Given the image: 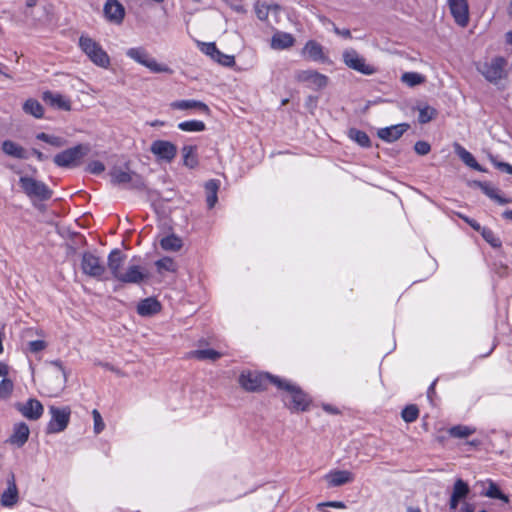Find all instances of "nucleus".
<instances>
[{"instance_id": "1", "label": "nucleus", "mask_w": 512, "mask_h": 512, "mask_svg": "<svg viewBox=\"0 0 512 512\" xmlns=\"http://www.w3.org/2000/svg\"><path fill=\"white\" fill-rule=\"evenodd\" d=\"M126 256L119 250L110 252L107 266L112 277L123 284L139 285L149 278V272L133 260L125 265Z\"/></svg>"}, {"instance_id": "2", "label": "nucleus", "mask_w": 512, "mask_h": 512, "mask_svg": "<svg viewBox=\"0 0 512 512\" xmlns=\"http://www.w3.org/2000/svg\"><path fill=\"white\" fill-rule=\"evenodd\" d=\"M272 384L284 392L282 400L292 412L308 410L311 398L299 386L281 378H272Z\"/></svg>"}, {"instance_id": "3", "label": "nucleus", "mask_w": 512, "mask_h": 512, "mask_svg": "<svg viewBox=\"0 0 512 512\" xmlns=\"http://www.w3.org/2000/svg\"><path fill=\"white\" fill-rule=\"evenodd\" d=\"M79 47L89 60L98 67L107 69L110 66V57L102 46L87 35L79 38Z\"/></svg>"}, {"instance_id": "4", "label": "nucleus", "mask_w": 512, "mask_h": 512, "mask_svg": "<svg viewBox=\"0 0 512 512\" xmlns=\"http://www.w3.org/2000/svg\"><path fill=\"white\" fill-rule=\"evenodd\" d=\"M89 151L90 148L88 145L78 144L56 154L53 161L58 167H76L81 163V160L89 153Z\"/></svg>"}, {"instance_id": "5", "label": "nucleus", "mask_w": 512, "mask_h": 512, "mask_svg": "<svg viewBox=\"0 0 512 512\" xmlns=\"http://www.w3.org/2000/svg\"><path fill=\"white\" fill-rule=\"evenodd\" d=\"M19 184L23 192L31 199L36 198L41 201H46L52 197V190L44 182L32 177L21 176Z\"/></svg>"}, {"instance_id": "6", "label": "nucleus", "mask_w": 512, "mask_h": 512, "mask_svg": "<svg viewBox=\"0 0 512 512\" xmlns=\"http://www.w3.org/2000/svg\"><path fill=\"white\" fill-rule=\"evenodd\" d=\"M342 60L348 68L363 75H373L377 72V69L373 65L366 63V59L353 48L343 51Z\"/></svg>"}, {"instance_id": "7", "label": "nucleus", "mask_w": 512, "mask_h": 512, "mask_svg": "<svg viewBox=\"0 0 512 512\" xmlns=\"http://www.w3.org/2000/svg\"><path fill=\"white\" fill-rule=\"evenodd\" d=\"M49 412L51 414V420L47 424V433L53 434L64 431L70 421V407H56L52 405L49 407Z\"/></svg>"}, {"instance_id": "8", "label": "nucleus", "mask_w": 512, "mask_h": 512, "mask_svg": "<svg viewBox=\"0 0 512 512\" xmlns=\"http://www.w3.org/2000/svg\"><path fill=\"white\" fill-rule=\"evenodd\" d=\"M272 378L278 377L268 373L243 372L239 377V384L246 391L256 392L263 390L267 382L272 383Z\"/></svg>"}, {"instance_id": "9", "label": "nucleus", "mask_w": 512, "mask_h": 512, "mask_svg": "<svg viewBox=\"0 0 512 512\" xmlns=\"http://www.w3.org/2000/svg\"><path fill=\"white\" fill-rule=\"evenodd\" d=\"M126 55L139 64L147 67L152 72L166 73L171 71L169 67L157 63V61L150 57L148 52L142 47L130 48L127 50Z\"/></svg>"}, {"instance_id": "10", "label": "nucleus", "mask_w": 512, "mask_h": 512, "mask_svg": "<svg viewBox=\"0 0 512 512\" xmlns=\"http://www.w3.org/2000/svg\"><path fill=\"white\" fill-rule=\"evenodd\" d=\"M81 270L85 275L96 279H102L106 272V268L100 258L91 252L83 253Z\"/></svg>"}, {"instance_id": "11", "label": "nucleus", "mask_w": 512, "mask_h": 512, "mask_svg": "<svg viewBox=\"0 0 512 512\" xmlns=\"http://www.w3.org/2000/svg\"><path fill=\"white\" fill-rule=\"evenodd\" d=\"M507 61L503 57H495L479 68L482 75L489 81L496 83L505 76Z\"/></svg>"}, {"instance_id": "12", "label": "nucleus", "mask_w": 512, "mask_h": 512, "mask_svg": "<svg viewBox=\"0 0 512 512\" xmlns=\"http://www.w3.org/2000/svg\"><path fill=\"white\" fill-rule=\"evenodd\" d=\"M14 407L24 418L31 421L40 419L44 413L42 403L36 398H29L26 402H16Z\"/></svg>"}, {"instance_id": "13", "label": "nucleus", "mask_w": 512, "mask_h": 512, "mask_svg": "<svg viewBox=\"0 0 512 512\" xmlns=\"http://www.w3.org/2000/svg\"><path fill=\"white\" fill-rule=\"evenodd\" d=\"M111 181L117 185H127L131 188H142V178L135 172L129 170H123L120 168H114L110 172Z\"/></svg>"}, {"instance_id": "14", "label": "nucleus", "mask_w": 512, "mask_h": 512, "mask_svg": "<svg viewBox=\"0 0 512 512\" xmlns=\"http://www.w3.org/2000/svg\"><path fill=\"white\" fill-rule=\"evenodd\" d=\"M150 151L159 160L172 162L177 155V147L170 141L167 140H156L152 142Z\"/></svg>"}, {"instance_id": "15", "label": "nucleus", "mask_w": 512, "mask_h": 512, "mask_svg": "<svg viewBox=\"0 0 512 512\" xmlns=\"http://www.w3.org/2000/svg\"><path fill=\"white\" fill-rule=\"evenodd\" d=\"M448 6L455 22L466 27L469 23V6L467 0H448Z\"/></svg>"}, {"instance_id": "16", "label": "nucleus", "mask_w": 512, "mask_h": 512, "mask_svg": "<svg viewBox=\"0 0 512 512\" xmlns=\"http://www.w3.org/2000/svg\"><path fill=\"white\" fill-rule=\"evenodd\" d=\"M297 80L306 83L311 89L319 90L327 86L328 77L315 71L304 70L297 73Z\"/></svg>"}, {"instance_id": "17", "label": "nucleus", "mask_w": 512, "mask_h": 512, "mask_svg": "<svg viewBox=\"0 0 512 512\" xmlns=\"http://www.w3.org/2000/svg\"><path fill=\"white\" fill-rule=\"evenodd\" d=\"M103 12L106 19L115 24L122 23L125 17V8L118 0H107Z\"/></svg>"}, {"instance_id": "18", "label": "nucleus", "mask_w": 512, "mask_h": 512, "mask_svg": "<svg viewBox=\"0 0 512 512\" xmlns=\"http://www.w3.org/2000/svg\"><path fill=\"white\" fill-rule=\"evenodd\" d=\"M301 53L306 59L315 62H326L328 59L324 47L315 40L307 41Z\"/></svg>"}, {"instance_id": "19", "label": "nucleus", "mask_w": 512, "mask_h": 512, "mask_svg": "<svg viewBox=\"0 0 512 512\" xmlns=\"http://www.w3.org/2000/svg\"><path fill=\"white\" fill-rule=\"evenodd\" d=\"M409 128L406 123L392 125L390 127L381 128L378 130L377 135L380 139L386 142H394L398 140Z\"/></svg>"}, {"instance_id": "20", "label": "nucleus", "mask_w": 512, "mask_h": 512, "mask_svg": "<svg viewBox=\"0 0 512 512\" xmlns=\"http://www.w3.org/2000/svg\"><path fill=\"white\" fill-rule=\"evenodd\" d=\"M30 429L24 422L16 423L13 426V432L8 439V442L16 447H22L29 439Z\"/></svg>"}, {"instance_id": "21", "label": "nucleus", "mask_w": 512, "mask_h": 512, "mask_svg": "<svg viewBox=\"0 0 512 512\" xmlns=\"http://www.w3.org/2000/svg\"><path fill=\"white\" fill-rule=\"evenodd\" d=\"M325 478L330 487H338L351 483L354 480V474L348 470H332Z\"/></svg>"}, {"instance_id": "22", "label": "nucleus", "mask_w": 512, "mask_h": 512, "mask_svg": "<svg viewBox=\"0 0 512 512\" xmlns=\"http://www.w3.org/2000/svg\"><path fill=\"white\" fill-rule=\"evenodd\" d=\"M1 149L4 154L16 159L25 160L29 157L27 149L12 140H4Z\"/></svg>"}, {"instance_id": "23", "label": "nucleus", "mask_w": 512, "mask_h": 512, "mask_svg": "<svg viewBox=\"0 0 512 512\" xmlns=\"http://www.w3.org/2000/svg\"><path fill=\"white\" fill-rule=\"evenodd\" d=\"M7 489L1 496V505L4 507H13L19 499L18 489L15 483L14 475L7 480Z\"/></svg>"}, {"instance_id": "24", "label": "nucleus", "mask_w": 512, "mask_h": 512, "mask_svg": "<svg viewBox=\"0 0 512 512\" xmlns=\"http://www.w3.org/2000/svg\"><path fill=\"white\" fill-rule=\"evenodd\" d=\"M170 107L175 110L195 109L206 115L210 114V108L204 102L194 99L177 100L172 102Z\"/></svg>"}, {"instance_id": "25", "label": "nucleus", "mask_w": 512, "mask_h": 512, "mask_svg": "<svg viewBox=\"0 0 512 512\" xmlns=\"http://www.w3.org/2000/svg\"><path fill=\"white\" fill-rule=\"evenodd\" d=\"M294 37L285 32H276L271 39V48L275 50L288 49L294 45Z\"/></svg>"}, {"instance_id": "26", "label": "nucleus", "mask_w": 512, "mask_h": 512, "mask_svg": "<svg viewBox=\"0 0 512 512\" xmlns=\"http://www.w3.org/2000/svg\"><path fill=\"white\" fill-rule=\"evenodd\" d=\"M474 185H476L477 187H479L481 189V191L486 195L488 196L490 199L496 201L498 204L500 205H504V204H508L511 202L510 199L508 198H504L502 197L501 195H499L498 193V189L493 187L490 183L488 182H480V181H476L474 182Z\"/></svg>"}, {"instance_id": "27", "label": "nucleus", "mask_w": 512, "mask_h": 512, "mask_svg": "<svg viewBox=\"0 0 512 512\" xmlns=\"http://www.w3.org/2000/svg\"><path fill=\"white\" fill-rule=\"evenodd\" d=\"M280 10H281L280 6L276 5V4L268 5L265 3H262V4L257 3L255 5L256 15H257L258 19H260L261 21H267L269 15L271 14L275 17V21L278 22L277 17H278Z\"/></svg>"}, {"instance_id": "28", "label": "nucleus", "mask_w": 512, "mask_h": 512, "mask_svg": "<svg viewBox=\"0 0 512 512\" xmlns=\"http://www.w3.org/2000/svg\"><path fill=\"white\" fill-rule=\"evenodd\" d=\"M161 309L160 303L154 298H146L137 306V312L141 316H151L158 313Z\"/></svg>"}, {"instance_id": "29", "label": "nucleus", "mask_w": 512, "mask_h": 512, "mask_svg": "<svg viewBox=\"0 0 512 512\" xmlns=\"http://www.w3.org/2000/svg\"><path fill=\"white\" fill-rule=\"evenodd\" d=\"M43 99L50 105L60 108L62 110L69 111L71 109L70 101L67 98L63 97L61 94L47 91L43 94Z\"/></svg>"}, {"instance_id": "30", "label": "nucleus", "mask_w": 512, "mask_h": 512, "mask_svg": "<svg viewBox=\"0 0 512 512\" xmlns=\"http://www.w3.org/2000/svg\"><path fill=\"white\" fill-rule=\"evenodd\" d=\"M455 152L467 166H469L477 171L485 172V169L477 163L474 156L469 151H467L464 147H462L459 144H456Z\"/></svg>"}, {"instance_id": "31", "label": "nucleus", "mask_w": 512, "mask_h": 512, "mask_svg": "<svg viewBox=\"0 0 512 512\" xmlns=\"http://www.w3.org/2000/svg\"><path fill=\"white\" fill-rule=\"evenodd\" d=\"M183 155V164L193 169L198 166V155H197V147L194 145H185L182 148Z\"/></svg>"}, {"instance_id": "32", "label": "nucleus", "mask_w": 512, "mask_h": 512, "mask_svg": "<svg viewBox=\"0 0 512 512\" xmlns=\"http://www.w3.org/2000/svg\"><path fill=\"white\" fill-rule=\"evenodd\" d=\"M188 358H194L197 360H210L216 361L222 357V354L213 349H201L195 350L188 353Z\"/></svg>"}, {"instance_id": "33", "label": "nucleus", "mask_w": 512, "mask_h": 512, "mask_svg": "<svg viewBox=\"0 0 512 512\" xmlns=\"http://www.w3.org/2000/svg\"><path fill=\"white\" fill-rule=\"evenodd\" d=\"M160 246L165 251L176 252L182 248L183 242L181 238L174 234H171L160 240Z\"/></svg>"}, {"instance_id": "34", "label": "nucleus", "mask_w": 512, "mask_h": 512, "mask_svg": "<svg viewBox=\"0 0 512 512\" xmlns=\"http://www.w3.org/2000/svg\"><path fill=\"white\" fill-rule=\"evenodd\" d=\"M219 189V182L217 180H209L205 184V190H206V201L208 208H213L218 200L217 192Z\"/></svg>"}, {"instance_id": "35", "label": "nucleus", "mask_w": 512, "mask_h": 512, "mask_svg": "<svg viewBox=\"0 0 512 512\" xmlns=\"http://www.w3.org/2000/svg\"><path fill=\"white\" fill-rule=\"evenodd\" d=\"M426 78L424 75L418 72H405L401 76V81L408 87H415L425 82Z\"/></svg>"}, {"instance_id": "36", "label": "nucleus", "mask_w": 512, "mask_h": 512, "mask_svg": "<svg viewBox=\"0 0 512 512\" xmlns=\"http://www.w3.org/2000/svg\"><path fill=\"white\" fill-rule=\"evenodd\" d=\"M23 110L36 118H41L44 113L42 105L34 99L27 100L23 105Z\"/></svg>"}, {"instance_id": "37", "label": "nucleus", "mask_w": 512, "mask_h": 512, "mask_svg": "<svg viewBox=\"0 0 512 512\" xmlns=\"http://www.w3.org/2000/svg\"><path fill=\"white\" fill-rule=\"evenodd\" d=\"M178 128L185 132H201L205 130L206 125L203 121L189 120L180 122Z\"/></svg>"}, {"instance_id": "38", "label": "nucleus", "mask_w": 512, "mask_h": 512, "mask_svg": "<svg viewBox=\"0 0 512 512\" xmlns=\"http://www.w3.org/2000/svg\"><path fill=\"white\" fill-rule=\"evenodd\" d=\"M448 433L451 437L463 439V438H467L470 435L474 434L475 429L471 428L469 426H465V425H457V426L451 427L448 430Z\"/></svg>"}, {"instance_id": "39", "label": "nucleus", "mask_w": 512, "mask_h": 512, "mask_svg": "<svg viewBox=\"0 0 512 512\" xmlns=\"http://www.w3.org/2000/svg\"><path fill=\"white\" fill-rule=\"evenodd\" d=\"M348 136L351 140L355 141L362 147L370 146L369 136L364 131L352 128L349 130Z\"/></svg>"}, {"instance_id": "40", "label": "nucleus", "mask_w": 512, "mask_h": 512, "mask_svg": "<svg viewBox=\"0 0 512 512\" xmlns=\"http://www.w3.org/2000/svg\"><path fill=\"white\" fill-rule=\"evenodd\" d=\"M36 138L57 148L63 147L67 143V141L62 137L50 135L44 132L37 134Z\"/></svg>"}, {"instance_id": "41", "label": "nucleus", "mask_w": 512, "mask_h": 512, "mask_svg": "<svg viewBox=\"0 0 512 512\" xmlns=\"http://www.w3.org/2000/svg\"><path fill=\"white\" fill-rule=\"evenodd\" d=\"M418 110H419L418 121L421 124H426V123L432 121L437 115L436 109L429 105L419 107Z\"/></svg>"}, {"instance_id": "42", "label": "nucleus", "mask_w": 512, "mask_h": 512, "mask_svg": "<svg viewBox=\"0 0 512 512\" xmlns=\"http://www.w3.org/2000/svg\"><path fill=\"white\" fill-rule=\"evenodd\" d=\"M469 491L468 484L462 479H457L454 483L452 496L461 500L468 495Z\"/></svg>"}, {"instance_id": "43", "label": "nucleus", "mask_w": 512, "mask_h": 512, "mask_svg": "<svg viewBox=\"0 0 512 512\" xmlns=\"http://www.w3.org/2000/svg\"><path fill=\"white\" fill-rule=\"evenodd\" d=\"M14 390L13 381L6 377L0 382V400H7L11 397Z\"/></svg>"}, {"instance_id": "44", "label": "nucleus", "mask_w": 512, "mask_h": 512, "mask_svg": "<svg viewBox=\"0 0 512 512\" xmlns=\"http://www.w3.org/2000/svg\"><path fill=\"white\" fill-rule=\"evenodd\" d=\"M402 419L407 423H412L419 417V409L416 405L406 406L401 412Z\"/></svg>"}, {"instance_id": "45", "label": "nucleus", "mask_w": 512, "mask_h": 512, "mask_svg": "<svg viewBox=\"0 0 512 512\" xmlns=\"http://www.w3.org/2000/svg\"><path fill=\"white\" fill-rule=\"evenodd\" d=\"M155 266L159 272L161 271H169L175 272L177 269L176 263L170 257H163L155 262Z\"/></svg>"}, {"instance_id": "46", "label": "nucleus", "mask_w": 512, "mask_h": 512, "mask_svg": "<svg viewBox=\"0 0 512 512\" xmlns=\"http://www.w3.org/2000/svg\"><path fill=\"white\" fill-rule=\"evenodd\" d=\"M486 496H488L490 498L500 499V500H502V501H504L506 503L509 502V498L506 495H504L500 491L498 486L495 483H493V482H491L489 484V487H488V489L486 491Z\"/></svg>"}, {"instance_id": "47", "label": "nucleus", "mask_w": 512, "mask_h": 512, "mask_svg": "<svg viewBox=\"0 0 512 512\" xmlns=\"http://www.w3.org/2000/svg\"><path fill=\"white\" fill-rule=\"evenodd\" d=\"M481 235L482 237L493 247H499L501 246V241L499 238H497L494 234V232L488 228H482L481 229Z\"/></svg>"}, {"instance_id": "48", "label": "nucleus", "mask_w": 512, "mask_h": 512, "mask_svg": "<svg viewBox=\"0 0 512 512\" xmlns=\"http://www.w3.org/2000/svg\"><path fill=\"white\" fill-rule=\"evenodd\" d=\"M213 60L217 61L219 64L227 67H231L235 64V58L232 55H227L219 51V54L215 55Z\"/></svg>"}, {"instance_id": "49", "label": "nucleus", "mask_w": 512, "mask_h": 512, "mask_svg": "<svg viewBox=\"0 0 512 512\" xmlns=\"http://www.w3.org/2000/svg\"><path fill=\"white\" fill-rule=\"evenodd\" d=\"M92 416H93V420H94V432H95V434H99L105 428L104 421L102 419L100 412L97 409H94L92 411Z\"/></svg>"}, {"instance_id": "50", "label": "nucleus", "mask_w": 512, "mask_h": 512, "mask_svg": "<svg viewBox=\"0 0 512 512\" xmlns=\"http://www.w3.org/2000/svg\"><path fill=\"white\" fill-rule=\"evenodd\" d=\"M105 170V165L101 161H92L87 166V171L91 174H101Z\"/></svg>"}, {"instance_id": "51", "label": "nucleus", "mask_w": 512, "mask_h": 512, "mask_svg": "<svg viewBox=\"0 0 512 512\" xmlns=\"http://www.w3.org/2000/svg\"><path fill=\"white\" fill-rule=\"evenodd\" d=\"M414 150L419 155H426L430 152L431 146L426 141H417L414 145Z\"/></svg>"}, {"instance_id": "52", "label": "nucleus", "mask_w": 512, "mask_h": 512, "mask_svg": "<svg viewBox=\"0 0 512 512\" xmlns=\"http://www.w3.org/2000/svg\"><path fill=\"white\" fill-rule=\"evenodd\" d=\"M28 347L30 352L37 353L44 350L47 347V344L43 340H34L28 343Z\"/></svg>"}, {"instance_id": "53", "label": "nucleus", "mask_w": 512, "mask_h": 512, "mask_svg": "<svg viewBox=\"0 0 512 512\" xmlns=\"http://www.w3.org/2000/svg\"><path fill=\"white\" fill-rule=\"evenodd\" d=\"M490 160L497 169L512 174V165L509 163L497 161L493 156H490Z\"/></svg>"}, {"instance_id": "54", "label": "nucleus", "mask_w": 512, "mask_h": 512, "mask_svg": "<svg viewBox=\"0 0 512 512\" xmlns=\"http://www.w3.org/2000/svg\"><path fill=\"white\" fill-rule=\"evenodd\" d=\"M201 50L205 54L209 55L212 59L215 55L219 54V50L214 43H204Z\"/></svg>"}, {"instance_id": "55", "label": "nucleus", "mask_w": 512, "mask_h": 512, "mask_svg": "<svg viewBox=\"0 0 512 512\" xmlns=\"http://www.w3.org/2000/svg\"><path fill=\"white\" fill-rule=\"evenodd\" d=\"M333 31L339 36H342L347 39H351V32L349 29H339L335 24H333Z\"/></svg>"}, {"instance_id": "56", "label": "nucleus", "mask_w": 512, "mask_h": 512, "mask_svg": "<svg viewBox=\"0 0 512 512\" xmlns=\"http://www.w3.org/2000/svg\"><path fill=\"white\" fill-rule=\"evenodd\" d=\"M9 370V366L6 363L0 361V377H2L3 379L8 377Z\"/></svg>"}, {"instance_id": "57", "label": "nucleus", "mask_w": 512, "mask_h": 512, "mask_svg": "<svg viewBox=\"0 0 512 512\" xmlns=\"http://www.w3.org/2000/svg\"><path fill=\"white\" fill-rule=\"evenodd\" d=\"M319 506H329V507H334V508H345V504L343 502H340V501L326 502V503L319 504Z\"/></svg>"}, {"instance_id": "58", "label": "nucleus", "mask_w": 512, "mask_h": 512, "mask_svg": "<svg viewBox=\"0 0 512 512\" xmlns=\"http://www.w3.org/2000/svg\"><path fill=\"white\" fill-rule=\"evenodd\" d=\"M464 220H465V221H466V222H467V223H468V224H469V225H470L474 230H476V231H479V232H480V231H481V229L483 228V227H481V225H480L478 222H476L475 220L469 219V218H467V217H465V218H464Z\"/></svg>"}, {"instance_id": "59", "label": "nucleus", "mask_w": 512, "mask_h": 512, "mask_svg": "<svg viewBox=\"0 0 512 512\" xmlns=\"http://www.w3.org/2000/svg\"><path fill=\"white\" fill-rule=\"evenodd\" d=\"M31 153L33 155H35V157L37 158L38 161H44V160L47 159V156L45 154H43L41 151H39V150H37L35 148H33L31 150Z\"/></svg>"}, {"instance_id": "60", "label": "nucleus", "mask_w": 512, "mask_h": 512, "mask_svg": "<svg viewBox=\"0 0 512 512\" xmlns=\"http://www.w3.org/2000/svg\"><path fill=\"white\" fill-rule=\"evenodd\" d=\"M323 409L330 414H338L339 413V410L336 407H333L329 404H324Z\"/></svg>"}, {"instance_id": "61", "label": "nucleus", "mask_w": 512, "mask_h": 512, "mask_svg": "<svg viewBox=\"0 0 512 512\" xmlns=\"http://www.w3.org/2000/svg\"><path fill=\"white\" fill-rule=\"evenodd\" d=\"M460 499L455 498L451 495L449 506L451 510H455L458 507Z\"/></svg>"}, {"instance_id": "62", "label": "nucleus", "mask_w": 512, "mask_h": 512, "mask_svg": "<svg viewBox=\"0 0 512 512\" xmlns=\"http://www.w3.org/2000/svg\"><path fill=\"white\" fill-rule=\"evenodd\" d=\"M52 365L57 367L62 372L64 378H66L65 370H64V368L62 366V363L60 361H54V362H52Z\"/></svg>"}, {"instance_id": "63", "label": "nucleus", "mask_w": 512, "mask_h": 512, "mask_svg": "<svg viewBox=\"0 0 512 512\" xmlns=\"http://www.w3.org/2000/svg\"><path fill=\"white\" fill-rule=\"evenodd\" d=\"M461 512H473V508L470 504L464 503L461 507Z\"/></svg>"}, {"instance_id": "64", "label": "nucleus", "mask_w": 512, "mask_h": 512, "mask_svg": "<svg viewBox=\"0 0 512 512\" xmlns=\"http://www.w3.org/2000/svg\"><path fill=\"white\" fill-rule=\"evenodd\" d=\"M503 217L507 220L512 221V210H506L503 212Z\"/></svg>"}]
</instances>
